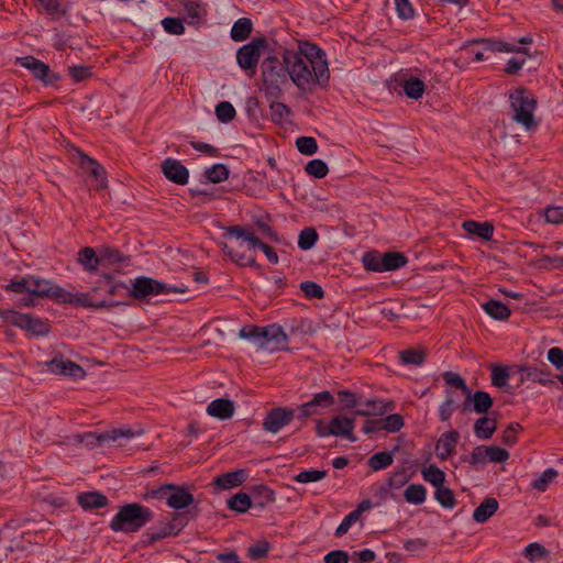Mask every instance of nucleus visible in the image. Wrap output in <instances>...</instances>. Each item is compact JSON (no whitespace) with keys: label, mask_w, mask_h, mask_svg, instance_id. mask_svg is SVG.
Here are the masks:
<instances>
[{"label":"nucleus","mask_w":563,"mask_h":563,"mask_svg":"<svg viewBox=\"0 0 563 563\" xmlns=\"http://www.w3.org/2000/svg\"><path fill=\"white\" fill-rule=\"evenodd\" d=\"M291 82L301 92H312L316 87L325 88L330 81L327 55L318 45L300 41L297 49H284Z\"/></svg>","instance_id":"nucleus-1"},{"label":"nucleus","mask_w":563,"mask_h":563,"mask_svg":"<svg viewBox=\"0 0 563 563\" xmlns=\"http://www.w3.org/2000/svg\"><path fill=\"white\" fill-rule=\"evenodd\" d=\"M239 335L268 353L288 350V336L284 329L276 323L265 327L246 325L240 330Z\"/></svg>","instance_id":"nucleus-2"},{"label":"nucleus","mask_w":563,"mask_h":563,"mask_svg":"<svg viewBox=\"0 0 563 563\" xmlns=\"http://www.w3.org/2000/svg\"><path fill=\"white\" fill-rule=\"evenodd\" d=\"M263 91L269 99H278L283 95V87L288 82L287 64L284 57L279 59L275 55L264 58L261 65Z\"/></svg>","instance_id":"nucleus-3"},{"label":"nucleus","mask_w":563,"mask_h":563,"mask_svg":"<svg viewBox=\"0 0 563 563\" xmlns=\"http://www.w3.org/2000/svg\"><path fill=\"white\" fill-rule=\"evenodd\" d=\"M152 518L153 512L150 508L135 503L126 504L112 518L110 528L115 532H136L151 521Z\"/></svg>","instance_id":"nucleus-4"},{"label":"nucleus","mask_w":563,"mask_h":563,"mask_svg":"<svg viewBox=\"0 0 563 563\" xmlns=\"http://www.w3.org/2000/svg\"><path fill=\"white\" fill-rule=\"evenodd\" d=\"M509 101L514 121L522 125L527 131L537 126L533 115L537 100L530 91L523 88L516 89L509 95Z\"/></svg>","instance_id":"nucleus-5"},{"label":"nucleus","mask_w":563,"mask_h":563,"mask_svg":"<svg viewBox=\"0 0 563 563\" xmlns=\"http://www.w3.org/2000/svg\"><path fill=\"white\" fill-rule=\"evenodd\" d=\"M46 298L52 299L56 303H69L75 306H80L84 308H92V309H102V308H111L117 306V302L111 300H95L91 297V292H71L63 287L56 285L51 282L48 288V295Z\"/></svg>","instance_id":"nucleus-6"},{"label":"nucleus","mask_w":563,"mask_h":563,"mask_svg":"<svg viewBox=\"0 0 563 563\" xmlns=\"http://www.w3.org/2000/svg\"><path fill=\"white\" fill-rule=\"evenodd\" d=\"M46 298L52 299L56 303H69L75 306H80L84 308H92V309H102V308H111L117 306V302L111 300H95L91 297V292H71L63 287L56 285L51 282L48 288V295Z\"/></svg>","instance_id":"nucleus-7"},{"label":"nucleus","mask_w":563,"mask_h":563,"mask_svg":"<svg viewBox=\"0 0 563 563\" xmlns=\"http://www.w3.org/2000/svg\"><path fill=\"white\" fill-rule=\"evenodd\" d=\"M145 498L165 500L174 510H183L194 503V495L183 486L164 484L145 494Z\"/></svg>","instance_id":"nucleus-8"},{"label":"nucleus","mask_w":563,"mask_h":563,"mask_svg":"<svg viewBox=\"0 0 563 563\" xmlns=\"http://www.w3.org/2000/svg\"><path fill=\"white\" fill-rule=\"evenodd\" d=\"M187 288L184 286H173L151 277L141 276L132 282V287L129 290L131 297L135 299H143L148 296L167 295L172 292L184 294Z\"/></svg>","instance_id":"nucleus-9"},{"label":"nucleus","mask_w":563,"mask_h":563,"mask_svg":"<svg viewBox=\"0 0 563 563\" xmlns=\"http://www.w3.org/2000/svg\"><path fill=\"white\" fill-rule=\"evenodd\" d=\"M267 41L265 37H254L252 41L241 46L236 52V63L247 75L253 76L260 58L266 48Z\"/></svg>","instance_id":"nucleus-10"},{"label":"nucleus","mask_w":563,"mask_h":563,"mask_svg":"<svg viewBox=\"0 0 563 563\" xmlns=\"http://www.w3.org/2000/svg\"><path fill=\"white\" fill-rule=\"evenodd\" d=\"M227 233L228 235L235 238L236 240H240L241 245L245 243L249 250H255L256 247L262 250V252L265 254L267 261L271 264L278 263V255L274 251V249L267 245L266 243L261 242L260 239L253 232L242 227L234 225L228 228Z\"/></svg>","instance_id":"nucleus-11"},{"label":"nucleus","mask_w":563,"mask_h":563,"mask_svg":"<svg viewBox=\"0 0 563 563\" xmlns=\"http://www.w3.org/2000/svg\"><path fill=\"white\" fill-rule=\"evenodd\" d=\"M7 320L13 325L26 330L35 335H45L49 332V325L46 321L30 313L10 311Z\"/></svg>","instance_id":"nucleus-12"},{"label":"nucleus","mask_w":563,"mask_h":563,"mask_svg":"<svg viewBox=\"0 0 563 563\" xmlns=\"http://www.w3.org/2000/svg\"><path fill=\"white\" fill-rule=\"evenodd\" d=\"M45 367L53 374L69 376L73 378H84L86 375L84 368L80 365L64 357H55L48 362H45Z\"/></svg>","instance_id":"nucleus-13"},{"label":"nucleus","mask_w":563,"mask_h":563,"mask_svg":"<svg viewBox=\"0 0 563 563\" xmlns=\"http://www.w3.org/2000/svg\"><path fill=\"white\" fill-rule=\"evenodd\" d=\"M295 417V410L287 408H275L267 413L263 427L266 431L277 433L287 426Z\"/></svg>","instance_id":"nucleus-14"},{"label":"nucleus","mask_w":563,"mask_h":563,"mask_svg":"<svg viewBox=\"0 0 563 563\" xmlns=\"http://www.w3.org/2000/svg\"><path fill=\"white\" fill-rule=\"evenodd\" d=\"M162 170H163L164 176L168 180H170L177 185H186L188 183L189 172L186 168V166L183 165L177 159H174L170 157L166 158L162 163Z\"/></svg>","instance_id":"nucleus-15"},{"label":"nucleus","mask_w":563,"mask_h":563,"mask_svg":"<svg viewBox=\"0 0 563 563\" xmlns=\"http://www.w3.org/2000/svg\"><path fill=\"white\" fill-rule=\"evenodd\" d=\"M16 64L29 69L35 78L44 81L45 84H52L54 80L57 79V77L55 76L54 78H48V65L44 64L42 60L33 56L19 57L16 58Z\"/></svg>","instance_id":"nucleus-16"},{"label":"nucleus","mask_w":563,"mask_h":563,"mask_svg":"<svg viewBox=\"0 0 563 563\" xmlns=\"http://www.w3.org/2000/svg\"><path fill=\"white\" fill-rule=\"evenodd\" d=\"M139 432L132 431L130 428H119L102 433L100 435H96L93 433H86L81 437L80 441L86 442L87 444L102 443L106 441H117L121 438L131 439L134 438Z\"/></svg>","instance_id":"nucleus-17"},{"label":"nucleus","mask_w":563,"mask_h":563,"mask_svg":"<svg viewBox=\"0 0 563 563\" xmlns=\"http://www.w3.org/2000/svg\"><path fill=\"white\" fill-rule=\"evenodd\" d=\"M460 435L456 431L450 430L442 433L435 444V454L441 461L448 460L455 450Z\"/></svg>","instance_id":"nucleus-18"},{"label":"nucleus","mask_w":563,"mask_h":563,"mask_svg":"<svg viewBox=\"0 0 563 563\" xmlns=\"http://www.w3.org/2000/svg\"><path fill=\"white\" fill-rule=\"evenodd\" d=\"M331 431L334 437L345 438L352 442L356 441L353 435L354 419L346 416H335L330 420Z\"/></svg>","instance_id":"nucleus-19"},{"label":"nucleus","mask_w":563,"mask_h":563,"mask_svg":"<svg viewBox=\"0 0 563 563\" xmlns=\"http://www.w3.org/2000/svg\"><path fill=\"white\" fill-rule=\"evenodd\" d=\"M234 411V402L228 398L214 399L207 407V413L219 420H228L232 418Z\"/></svg>","instance_id":"nucleus-20"},{"label":"nucleus","mask_w":563,"mask_h":563,"mask_svg":"<svg viewBox=\"0 0 563 563\" xmlns=\"http://www.w3.org/2000/svg\"><path fill=\"white\" fill-rule=\"evenodd\" d=\"M183 12L188 24H199L206 15V10L199 0H184Z\"/></svg>","instance_id":"nucleus-21"},{"label":"nucleus","mask_w":563,"mask_h":563,"mask_svg":"<svg viewBox=\"0 0 563 563\" xmlns=\"http://www.w3.org/2000/svg\"><path fill=\"white\" fill-rule=\"evenodd\" d=\"M246 473L243 470L224 473L214 478L213 484L220 489H231L244 483Z\"/></svg>","instance_id":"nucleus-22"},{"label":"nucleus","mask_w":563,"mask_h":563,"mask_svg":"<svg viewBox=\"0 0 563 563\" xmlns=\"http://www.w3.org/2000/svg\"><path fill=\"white\" fill-rule=\"evenodd\" d=\"M79 166L81 169L91 167V176L99 183V188L106 187V172L104 168L93 158L89 157L82 152H78Z\"/></svg>","instance_id":"nucleus-23"},{"label":"nucleus","mask_w":563,"mask_h":563,"mask_svg":"<svg viewBox=\"0 0 563 563\" xmlns=\"http://www.w3.org/2000/svg\"><path fill=\"white\" fill-rule=\"evenodd\" d=\"M77 501L85 510H95L107 506L108 498L98 492H87L79 494Z\"/></svg>","instance_id":"nucleus-24"},{"label":"nucleus","mask_w":563,"mask_h":563,"mask_svg":"<svg viewBox=\"0 0 563 563\" xmlns=\"http://www.w3.org/2000/svg\"><path fill=\"white\" fill-rule=\"evenodd\" d=\"M490 372L492 384L499 389L508 391L510 389L508 380L515 373H511L508 366L499 364L490 365Z\"/></svg>","instance_id":"nucleus-25"},{"label":"nucleus","mask_w":563,"mask_h":563,"mask_svg":"<svg viewBox=\"0 0 563 563\" xmlns=\"http://www.w3.org/2000/svg\"><path fill=\"white\" fill-rule=\"evenodd\" d=\"M499 504L495 498H486L474 509L473 520L478 523L486 522L498 510Z\"/></svg>","instance_id":"nucleus-26"},{"label":"nucleus","mask_w":563,"mask_h":563,"mask_svg":"<svg viewBox=\"0 0 563 563\" xmlns=\"http://www.w3.org/2000/svg\"><path fill=\"white\" fill-rule=\"evenodd\" d=\"M463 229L477 238L489 241L493 238L494 227L489 222H477L467 220L463 223Z\"/></svg>","instance_id":"nucleus-27"},{"label":"nucleus","mask_w":563,"mask_h":563,"mask_svg":"<svg viewBox=\"0 0 563 563\" xmlns=\"http://www.w3.org/2000/svg\"><path fill=\"white\" fill-rule=\"evenodd\" d=\"M483 310L493 319L504 321L510 317V309L499 300L490 299L482 303Z\"/></svg>","instance_id":"nucleus-28"},{"label":"nucleus","mask_w":563,"mask_h":563,"mask_svg":"<svg viewBox=\"0 0 563 563\" xmlns=\"http://www.w3.org/2000/svg\"><path fill=\"white\" fill-rule=\"evenodd\" d=\"M497 427L495 418L485 416L475 421L474 433L478 439L487 440L492 438Z\"/></svg>","instance_id":"nucleus-29"},{"label":"nucleus","mask_w":563,"mask_h":563,"mask_svg":"<svg viewBox=\"0 0 563 563\" xmlns=\"http://www.w3.org/2000/svg\"><path fill=\"white\" fill-rule=\"evenodd\" d=\"M252 29L253 25L251 20L246 18H241L238 21H235L231 27V38L235 42H242L250 36Z\"/></svg>","instance_id":"nucleus-30"},{"label":"nucleus","mask_w":563,"mask_h":563,"mask_svg":"<svg viewBox=\"0 0 563 563\" xmlns=\"http://www.w3.org/2000/svg\"><path fill=\"white\" fill-rule=\"evenodd\" d=\"M78 263L88 272L97 271L100 260L92 247H84L78 253Z\"/></svg>","instance_id":"nucleus-31"},{"label":"nucleus","mask_w":563,"mask_h":563,"mask_svg":"<svg viewBox=\"0 0 563 563\" xmlns=\"http://www.w3.org/2000/svg\"><path fill=\"white\" fill-rule=\"evenodd\" d=\"M402 89L408 98L417 100L423 96L426 86L421 79L417 77H410L404 80Z\"/></svg>","instance_id":"nucleus-32"},{"label":"nucleus","mask_w":563,"mask_h":563,"mask_svg":"<svg viewBox=\"0 0 563 563\" xmlns=\"http://www.w3.org/2000/svg\"><path fill=\"white\" fill-rule=\"evenodd\" d=\"M252 500L251 495L238 493L228 499V507L235 512L244 514L252 507Z\"/></svg>","instance_id":"nucleus-33"},{"label":"nucleus","mask_w":563,"mask_h":563,"mask_svg":"<svg viewBox=\"0 0 563 563\" xmlns=\"http://www.w3.org/2000/svg\"><path fill=\"white\" fill-rule=\"evenodd\" d=\"M405 500L412 505H421L426 501L427 490L421 484H410L404 492Z\"/></svg>","instance_id":"nucleus-34"},{"label":"nucleus","mask_w":563,"mask_h":563,"mask_svg":"<svg viewBox=\"0 0 563 563\" xmlns=\"http://www.w3.org/2000/svg\"><path fill=\"white\" fill-rule=\"evenodd\" d=\"M382 265H384V272L396 271L407 264V258L402 253L388 252L383 255Z\"/></svg>","instance_id":"nucleus-35"},{"label":"nucleus","mask_w":563,"mask_h":563,"mask_svg":"<svg viewBox=\"0 0 563 563\" xmlns=\"http://www.w3.org/2000/svg\"><path fill=\"white\" fill-rule=\"evenodd\" d=\"M421 474L423 479L430 483L435 488L444 484L445 473L433 464H430L429 466L424 467Z\"/></svg>","instance_id":"nucleus-36"},{"label":"nucleus","mask_w":563,"mask_h":563,"mask_svg":"<svg viewBox=\"0 0 563 563\" xmlns=\"http://www.w3.org/2000/svg\"><path fill=\"white\" fill-rule=\"evenodd\" d=\"M525 558L531 562H538L549 556V550L539 542L529 543L523 550Z\"/></svg>","instance_id":"nucleus-37"},{"label":"nucleus","mask_w":563,"mask_h":563,"mask_svg":"<svg viewBox=\"0 0 563 563\" xmlns=\"http://www.w3.org/2000/svg\"><path fill=\"white\" fill-rule=\"evenodd\" d=\"M251 497L260 507L274 501V493L265 485H256L251 490Z\"/></svg>","instance_id":"nucleus-38"},{"label":"nucleus","mask_w":563,"mask_h":563,"mask_svg":"<svg viewBox=\"0 0 563 563\" xmlns=\"http://www.w3.org/2000/svg\"><path fill=\"white\" fill-rule=\"evenodd\" d=\"M556 476L558 471L555 468H547L532 481L531 487L539 492H545L549 485L556 478Z\"/></svg>","instance_id":"nucleus-39"},{"label":"nucleus","mask_w":563,"mask_h":563,"mask_svg":"<svg viewBox=\"0 0 563 563\" xmlns=\"http://www.w3.org/2000/svg\"><path fill=\"white\" fill-rule=\"evenodd\" d=\"M472 399L473 409L477 413H486L493 406V399L486 391H475Z\"/></svg>","instance_id":"nucleus-40"},{"label":"nucleus","mask_w":563,"mask_h":563,"mask_svg":"<svg viewBox=\"0 0 563 563\" xmlns=\"http://www.w3.org/2000/svg\"><path fill=\"white\" fill-rule=\"evenodd\" d=\"M319 235L313 228H305L300 231L298 236V247L302 251L311 250L317 241Z\"/></svg>","instance_id":"nucleus-41"},{"label":"nucleus","mask_w":563,"mask_h":563,"mask_svg":"<svg viewBox=\"0 0 563 563\" xmlns=\"http://www.w3.org/2000/svg\"><path fill=\"white\" fill-rule=\"evenodd\" d=\"M394 457L390 452H377L372 455L368 460V466L373 471H380L387 468L393 464Z\"/></svg>","instance_id":"nucleus-42"},{"label":"nucleus","mask_w":563,"mask_h":563,"mask_svg":"<svg viewBox=\"0 0 563 563\" xmlns=\"http://www.w3.org/2000/svg\"><path fill=\"white\" fill-rule=\"evenodd\" d=\"M269 114L274 122L282 123L289 117L290 109L285 103L277 101V99H272Z\"/></svg>","instance_id":"nucleus-43"},{"label":"nucleus","mask_w":563,"mask_h":563,"mask_svg":"<svg viewBox=\"0 0 563 563\" xmlns=\"http://www.w3.org/2000/svg\"><path fill=\"white\" fill-rule=\"evenodd\" d=\"M328 472L324 470H305L294 476V481L300 484H309L323 479Z\"/></svg>","instance_id":"nucleus-44"},{"label":"nucleus","mask_w":563,"mask_h":563,"mask_svg":"<svg viewBox=\"0 0 563 563\" xmlns=\"http://www.w3.org/2000/svg\"><path fill=\"white\" fill-rule=\"evenodd\" d=\"M434 498L446 509H452L456 504L453 492L444 485L435 488Z\"/></svg>","instance_id":"nucleus-45"},{"label":"nucleus","mask_w":563,"mask_h":563,"mask_svg":"<svg viewBox=\"0 0 563 563\" xmlns=\"http://www.w3.org/2000/svg\"><path fill=\"white\" fill-rule=\"evenodd\" d=\"M205 176L211 183L219 184L229 177V170L223 164H214L206 169Z\"/></svg>","instance_id":"nucleus-46"},{"label":"nucleus","mask_w":563,"mask_h":563,"mask_svg":"<svg viewBox=\"0 0 563 563\" xmlns=\"http://www.w3.org/2000/svg\"><path fill=\"white\" fill-rule=\"evenodd\" d=\"M463 461L467 462L474 467L484 466L487 460V445L475 446L470 456L464 457Z\"/></svg>","instance_id":"nucleus-47"},{"label":"nucleus","mask_w":563,"mask_h":563,"mask_svg":"<svg viewBox=\"0 0 563 563\" xmlns=\"http://www.w3.org/2000/svg\"><path fill=\"white\" fill-rule=\"evenodd\" d=\"M217 119L222 123H230L234 120L236 111L231 102L221 101L216 107Z\"/></svg>","instance_id":"nucleus-48"},{"label":"nucleus","mask_w":563,"mask_h":563,"mask_svg":"<svg viewBox=\"0 0 563 563\" xmlns=\"http://www.w3.org/2000/svg\"><path fill=\"white\" fill-rule=\"evenodd\" d=\"M382 260L383 255H379L377 252H368L363 255L362 262L366 271L384 272Z\"/></svg>","instance_id":"nucleus-49"},{"label":"nucleus","mask_w":563,"mask_h":563,"mask_svg":"<svg viewBox=\"0 0 563 563\" xmlns=\"http://www.w3.org/2000/svg\"><path fill=\"white\" fill-rule=\"evenodd\" d=\"M164 31L172 35H181L185 33V26L179 18L167 16L161 21Z\"/></svg>","instance_id":"nucleus-50"},{"label":"nucleus","mask_w":563,"mask_h":563,"mask_svg":"<svg viewBox=\"0 0 563 563\" xmlns=\"http://www.w3.org/2000/svg\"><path fill=\"white\" fill-rule=\"evenodd\" d=\"M380 428L387 432H397L404 427V419L398 413L380 418Z\"/></svg>","instance_id":"nucleus-51"},{"label":"nucleus","mask_w":563,"mask_h":563,"mask_svg":"<svg viewBox=\"0 0 563 563\" xmlns=\"http://www.w3.org/2000/svg\"><path fill=\"white\" fill-rule=\"evenodd\" d=\"M521 53H516L517 55L511 57L506 66H505V73L508 75H515L517 74L525 65L527 60V52L526 49L520 47Z\"/></svg>","instance_id":"nucleus-52"},{"label":"nucleus","mask_w":563,"mask_h":563,"mask_svg":"<svg viewBox=\"0 0 563 563\" xmlns=\"http://www.w3.org/2000/svg\"><path fill=\"white\" fill-rule=\"evenodd\" d=\"M518 372V385L523 384L526 380L544 383L542 373L534 367H516Z\"/></svg>","instance_id":"nucleus-53"},{"label":"nucleus","mask_w":563,"mask_h":563,"mask_svg":"<svg viewBox=\"0 0 563 563\" xmlns=\"http://www.w3.org/2000/svg\"><path fill=\"white\" fill-rule=\"evenodd\" d=\"M31 282H32V275L21 277L20 279L10 282L5 286V290L16 292V294H24V292L30 294V290H31L30 286H32Z\"/></svg>","instance_id":"nucleus-54"},{"label":"nucleus","mask_w":563,"mask_h":563,"mask_svg":"<svg viewBox=\"0 0 563 563\" xmlns=\"http://www.w3.org/2000/svg\"><path fill=\"white\" fill-rule=\"evenodd\" d=\"M51 282L52 280L32 276V282H31L32 286H30L31 287L30 295H32L34 297H40V298H46L48 295V288H49Z\"/></svg>","instance_id":"nucleus-55"},{"label":"nucleus","mask_w":563,"mask_h":563,"mask_svg":"<svg viewBox=\"0 0 563 563\" xmlns=\"http://www.w3.org/2000/svg\"><path fill=\"white\" fill-rule=\"evenodd\" d=\"M399 357L404 364L421 365L426 355L421 350L409 349L401 351Z\"/></svg>","instance_id":"nucleus-56"},{"label":"nucleus","mask_w":563,"mask_h":563,"mask_svg":"<svg viewBox=\"0 0 563 563\" xmlns=\"http://www.w3.org/2000/svg\"><path fill=\"white\" fill-rule=\"evenodd\" d=\"M443 379L448 385L462 390L467 397L471 396L470 388L467 387L465 380L457 373L445 372L443 374Z\"/></svg>","instance_id":"nucleus-57"},{"label":"nucleus","mask_w":563,"mask_h":563,"mask_svg":"<svg viewBox=\"0 0 563 563\" xmlns=\"http://www.w3.org/2000/svg\"><path fill=\"white\" fill-rule=\"evenodd\" d=\"M307 174L316 177L323 178L328 175V165L322 159H312L306 165Z\"/></svg>","instance_id":"nucleus-58"},{"label":"nucleus","mask_w":563,"mask_h":563,"mask_svg":"<svg viewBox=\"0 0 563 563\" xmlns=\"http://www.w3.org/2000/svg\"><path fill=\"white\" fill-rule=\"evenodd\" d=\"M298 151L305 155H313L318 151L317 141L312 136H300L296 141Z\"/></svg>","instance_id":"nucleus-59"},{"label":"nucleus","mask_w":563,"mask_h":563,"mask_svg":"<svg viewBox=\"0 0 563 563\" xmlns=\"http://www.w3.org/2000/svg\"><path fill=\"white\" fill-rule=\"evenodd\" d=\"M382 410L379 406V401L376 399L366 400L365 402H360L358 408L355 410V415L362 417H368L377 413Z\"/></svg>","instance_id":"nucleus-60"},{"label":"nucleus","mask_w":563,"mask_h":563,"mask_svg":"<svg viewBox=\"0 0 563 563\" xmlns=\"http://www.w3.org/2000/svg\"><path fill=\"white\" fill-rule=\"evenodd\" d=\"M269 548L267 541H260L247 549V555L251 560H261L267 555Z\"/></svg>","instance_id":"nucleus-61"},{"label":"nucleus","mask_w":563,"mask_h":563,"mask_svg":"<svg viewBox=\"0 0 563 563\" xmlns=\"http://www.w3.org/2000/svg\"><path fill=\"white\" fill-rule=\"evenodd\" d=\"M68 71L74 82L84 81L92 76L91 68L85 65L71 66Z\"/></svg>","instance_id":"nucleus-62"},{"label":"nucleus","mask_w":563,"mask_h":563,"mask_svg":"<svg viewBox=\"0 0 563 563\" xmlns=\"http://www.w3.org/2000/svg\"><path fill=\"white\" fill-rule=\"evenodd\" d=\"M509 459V452L496 445H487V460L494 463H504Z\"/></svg>","instance_id":"nucleus-63"},{"label":"nucleus","mask_w":563,"mask_h":563,"mask_svg":"<svg viewBox=\"0 0 563 563\" xmlns=\"http://www.w3.org/2000/svg\"><path fill=\"white\" fill-rule=\"evenodd\" d=\"M545 221L553 224L563 223V207L551 206L544 209Z\"/></svg>","instance_id":"nucleus-64"}]
</instances>
